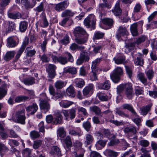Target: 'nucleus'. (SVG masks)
Listing matches in <instances>:
<instances>
[{"instance_id": "1", "label": "nucleus", "mask_w": 157, "mask_h": 157, "mask_svg": "<svg viewBox=\"0 0 157 157\" xmlns=\"http://www.w3.org/2000/svg\"><path fill=\"white\" fill-rule=\"evenodd\" d=\"M26 118L25 110L22 108L16 111L13 115L11 120L15 122L25 124Z\"/></svg>"}, {"instance_id": "2", "label": "nucleus", "mask_w": 157, "mask_h": 157, "mask_svg": "<svg viewBox=\"0 0 157 157\" xmlns=\"http://www.w3.org/2000/svg\"><path fill=\"white\" fill-rule=\"evenodd\" d=\"M49 100L45 93H42L40 95L39 99L40 101V109L42 112L46 113L50 109V105L48 101Z\"/></svg>"}, {"instance_id": "3", "label": "nucleus", "mask_w": 157, "mask_h": 157, "mask_svg": "<svg viewBox=\"0 0 157 157\" xmlns=\"http://www.w3.org/2000/svg\"><path fill=\"white\" fill-rule=\"evenodd\" d=\"M123 71L122 67H117L110 75L111 79L114 83H118L120 80V77L123 75Z\"/></svg>"}, {"instance_id": "4", "label": "nucleus", "mask_w": 157, "mask_h": 157, "mask_svg": "<svg viewBox=\"0 0 157 157\" xmlns=\"http://www.w3.org/2000/svg\"><path fill=\"white\" fill-rule=\"evenodd\" d=\"M96 19V18L94 14L89 15L84 20V24L87 28H92L93 29H94L95 27Z\"/></svg>"}, {"instance_id": "5", "label": "nucleus", "mask_w": 157, "mask_h": 157, "mask_svg": "<svg viewBox=\"0 0 157 157\" xmlns=\"http://www.w3.org/2000/svg\"><path fill=\"white\" fill-rule=\"evenodd\" d=\"M90 58V54L87 52H82L79 58L77 59L76 63L78 65L82 64L84 62H87Z\"/></svg>"}, {"instance_id": "6", "label": "nucleus", "mask_w": 157, "mask_h": 157, "mask_svg": "<svg viewBox=\"0 0 157 157\" xmlns=\"http://www.w3.org/2000/svg\"><path fill=\"white\" fill-rule=\"evenodd\" d=\"M69 4L68 0H65L58 3L53 5V7L56 11L59 12L66 9Z\"/></svg>"}, {"instance_id": "7", "label": "nucleus", "mask_w": 157, "mask_h": 157, "mask_svg": "<svg viewBox=\"0 0 157 157\" xmlns=\"http://www.w3.org/2000/svg\"><path fill=\"white\" fill-rule=\"evenodd\" d=\"M73 34L75 37H79L88 35L86 30L80 27H77L74 29Z\"/></svg>"}, {"instance_id": "8", "label": "nucleus", "mask_w": 157, "mask_h": 157, "mask_svg": "<svg viewBox=\"0 0 157 157\" xmlns=\"http://www.w3.org/2000/svg\"><path fill=\"white\" fill-rule=\"evenodd\" d=\"M53 62L55 63H59L63 65H65L68 62V59L65 56H60L57 57L54 55L51 56Z\"/></svg>"}, {"instance_id": "9", "label": "nucleus", "mask_w": 157, "mask_h": 157, "mask_svg": "<svg viewBox=\"0 0 157 157\" xmlns=\"http://www.w3.org/2000/svg\"><path fill=\"white\" fill-rule=\"evenodd\" d=\"M129 33L125 27L121 26L119 27L116 35L117 37L119 40H120L121 36H127Z\"/></svg>"}, {"instance_id": "10", "label": "nucleus", "mask_w": 157, "mask_h": 157, "mask_svg": "<svg viewBox=\"0 0 157 157\" xmlns=\"http://www.w3.org/2000/svg\"><path fill=\"white\" fill-rule=\"evenodd\" d=\"M124 131L128 137L132 136L137 132L136 128L133 126H129L125 128Z\"/></svg>"}, {"instance_id": "11", "label": "nucleus", "mask_w": 157, "mask_h": 157, "mask_svg": "<svg viewBox=\"0 0 157 157\" xmlns=\"http://www.w3.org/2000/svg\"><path fill=\"white\" fill-rule=\"evenodd\" d=\"M117 92L120 93L124 90L125 91L132 89V85L130 82L121 84L117 86Z\"/></svg>"}, {"instance_id": "12", "label": "nucleus", "mask_w": 157, "mask_h": 157, "mask_svg": "<svg viewBox=\"0 0 157 157\" xmlns=\"http://www.w3.org/2000/svg\"><path fill=\"white\" fill-rule=\"evenodd\" d=\"M115 63L117 64H124L126 63V58L124 56L119 54L113 58Z\"/></svg>"}, {"instance_id": "13", "label": "nucleus", "mask_w": 157, "mask_h": 157, "mask_svg": "<svg viewBox=\"0 0 157 157\" xmlns=\"http://www.w3.org/2000/svg\"><path fill=\"white\" fill-rule=\"evenodd\" d=\"M94 86L93 84H90L86 86L83 90L82 92L83 95L87 97L90 94L93 93Z\"/></svg>"}, {"instance_id": "14", "label": "nucleus", "mask_w": 157, "mask_h": 157, "mask_svg": "<svg viewBox=\"0 0 157 157\" xmlns=\"http://www.w3.org/2000/svg\"><path fill=\"white\" fill-rule=\"evenodd\" d=\"M56 68V66L54 65L51 64H48L46 70L50 77H54L55 75V70Z\"/></svg>"}, {"instance_id": "15", "label": "nucleus", "mask_w": 157, "mask_h": 157, "mask_svg": "<svg viewBox=\"0 0 157 157\" xmlns=\"http://www.w3.org/2000/svg\"><path fill=\"white\" fill-rule=\"evenodd\" d=\"M38 109V106L35 103H33L32 105L26 108V111L28 113L31 115L34 114Z\"/></svg>"}, {"instance_id": "16", "label": "nucleus", "mask_w": 157, "mask_h": 157, "mask_svg": "<svg viewBox=\"0 0 157 157\" xmlns=\"http://www.w3.org/2000/svg\"><path fill=\"white\" fill-rule=\"evenodd\" d=\"M152 106V103H150L146 106H143L140 108L139 110L140 113L143 116L146 115L150 111Z\"/></svg>"}, {"instance_id": "17", "label": "nucleus", "mask_w": 157, "mask_h": 157, "mask_svg": "<svg viewBox=\"0 0 157 157\" xmlns=\"http://www.w3.org/2000/svg\"><path fill=\"white\" fill-rule=\"evenodd\" d=\"M111 86V83L110 81L106 80L103 83H100L98 85L99 88L101 90H108L109 89Z\"/></svg>"}, {"instance_id": "18", "label": "nucleus", "mask_w": 157, "mask_h": 157, "mask_svg": "<svg viewBox=\"0 0 157 157\" xmlns=\"http://www.w3.org/2000/svg\"><path fill=\"white\" fill-rule=\"evenodd\" d=\"M97 96L99 99L102 101H107L110 99L111 96L108 97L105 93L99 92L97 94Z\"/></svg>"}, {"instance_id": "19", "label": "nucleus", "mask_w": 157, "mask_h": 157, "mask_svg": "<svg viewBox=\"0 0 157 157\" xmlns=\"http://www.w3.org/2000/svg\"><path fill=\"white\" fill-rule=\"evenodd\" d=\"M33 48L32 45L26 48L25 51L26 56L31 57L35 55L36 52L34 49H32Z\"/></svg>"}, {"instance_id": "20", "label": "nucleus", "mask_w": 157, "mask_h": 157, "mask_svg": "<svg viewBox=\"0 0 157 157\" xmlns=\"http://www.w3.org/2000/svg\"><path fill=\"white\" fill-rule=\"evenodd\" d=\"M102 21L104 24L108 26L107 29H109L112 27L114 23L112 19L108 18L103 19Z\"/></svg>"}, {"instance_id": "21", "label": "nucleus", "mask_w": 157, "mask_h": 157, "mask_svg": "<svg viewBox=\"0 0 157 157\" xmlns=\"http://www.w3.org/2000/svg\"><path fill=\"white\" fill-rule=\"evenodd\" d=\"M94 140L93 136L90 134H87L85 135L84 144L86 145H88L91 144Z\"/></svg>"}, {"instance_id": "22", "label": "nucleus", "mask_w": 157, "mask_h": 157, "mask_svg": "<svg viewBox=\"0 0 157 157\" xmlns=\"http://www.w3.org/2000/svg\"><path fill=\"white\" fill-rule=\"evenodd\" d=\"M88 36L89 35H84L82 37H75V41L77 43L79 44H83L87 41Z\"/></svg>"}, {"instance_id": "23", "label": "nucleus", "mask_w": 157, "mask_h": 157, "mask_svg": "<svg viewBox=\"0 0 157 157\" xmlns=\"http://www.w3.org/2000/svg\"><path fill=\"white\" fill-rule=\"evenodd\" d=\"M7 90L6 84H4L0 87V100L2 99L6 95Z\"/></svg>"}, {"instance_id": "24", "label": "nucleus", "mask_w": 157, "mask_h": 157, "mask_svg": "<svg viewBox=\"0 0 157 157\" xmlns=\"http://www.w3.org/2000/svg\"><path fill=\"white\" fill-rule=\"evenodd\" d=\"M23 82L25 85L28 86L32 85L36 83L35 78L31 76L25 78Z\"/></svg>"}, {"instance_id": "25", "label": "nucleus", "mask_w": 157, "mask_h": 157, "mask_svg": "<svg viewBox=\"0 0 157 157\" xmlns=\"http://www.w3.org/2000/svg\"><path fill=\"white\" fill-rule=\"evenodd\" d=\"M125 47V52L126 53H128L134 50L135 48V44L134 42L126 44Z\"/></svg>"}, {"instance_id": "26", "label": "nucleus", "mask_w": 157, "mask_h": 157, "mask_svg": "<svg viewBox=\"0 0 157 157\" xmlns=\"http://www.w3.org/2000/svg\"><path fill=\"white\" fill-rule=\"evenodd\" d=\"M18 43L16 42L12 36L9 37L7 39V44L9 47L13 48L16 46Z\"/></svg>"}, {"instance_id": "27", "label": "nucleus", "mask_w": 157, "mask_h": 157, "mask_svg": "<svg viewBox=\"0 0 157 157\" xmlns=\"http://www.w3.org/2000/svg\"><path fill=\"white\" fill-rule=\"evenodd\" d=\"M15 54V52L14 51H8L4 56V60L6 61L10 60L14 57Z\"/></svg>"}, {"instance_id": "28", "label": "nucleus", "mask_w": 157, "mask_h": 157, "mask_svg": "<svg viewBox=\"0 0 157 157\" xmlns=\"http://www.w3.org/2000/svg\"><path fill=\"white\" fill-rule=\"evenodd\" d=\"M74 104L73 102L67 100H63L59 102L60 106L64 108H68Z\"/></svg>"}, {"instance_id": "29", "label": "nucleus", "mask_w": 157, "mask_h": 157, "mask_svg": "<svg viewBox=\"0 0 157 157\" xmlns=\"http://www.w3.org/2000/svg\"><path fill=\"white\" fill-rule=\"evenodd\" d=\"M76 86L79 88H82L85 85V82L82 78H76L74 80Z\"/></svg>"}, {"instance_id": "30", "label": "nucleus", "mask_w": 157, "mask_h": 157, "mask_svg": "<svg viewBox=\"0 0 157 157\" xmlns=\"http://www.w3.org/2000/svg\"><path fill=\"white\" fill-rule=\"evenodd\" d=\"M62 117L60 113L58 112L56 116L54 118L53 121V124H60L62 121Z\"/></svg>"}, {"instance_id": "31", "label": "nucleus", "mask_w": 157, "mask_h": 157, "mask_svg": "<svg viewBox=\"0 0 157 157\" xmlns=\"http://www.w3.org/2000/svg\"><path fill=\"white\" fill-rule=\"evenodd\" d=\"M66 93L68 95L71 97H74L75 96V93L74 87L70 85L67 89Z\"/></svg>"}, {"instance_id": "32", "label": "nucleus", "mask_w": 157, "mask_h": 157, "mask_svg": "<svg viewBox=\"0 0 157 157\" xmlns=\"http://www.w3.org/2000/svg\"><path fill=\"white\" fill-rule=\"evenodd\" d=\"M122 107L123 109H128L135 115H137V113L135 111L131 104H124L122 105Z\"/></svg>"}, {"instance_id": "33", "label": "nucleus", "mask_w": 157, "mask_h": 157, "mask_svg": "<svg viewBox=\"0 0 157 157\" xmlns=\"http://www.w3.org/2000/svg\"><path fill=\"white\" fill-rule=\"evenodd\" d=\"M112 12L116 16H119L121 14L122 10L120 8V5L118 3L116 4L113 10H112Z\"/></svg>"}, {"instance_id": "34", "label": "nucleus", "mask_w": 157, "mask_h": 157, "mask_svg": "<svg viewBox=\"0 0 157 157\" xmlns=\"http://www.w3.org/2000/svg\"><path fill=\"white\" fill-rule=\"evenodd\" d=\"M92 69V71L89 74L90 79L92 81H96L98 79L97 74L98 70L96 69Z\"/></svg>"}, {"instance_id": "35", "label": "nucleus", "mask_w": 157, "mask_h": 157, "mask_svg": "<svg viewBox=\"0 0 157 157\" xmlns=\"http://www.w3.org/2000/svg\"><path fill=\"white\" fill-rule=\"evenodd\" d=\"M8 26V29L6 30V33H9L13 31L15 29V24L14 22L11 21H8L7 22Z\"/></svg>"}, {"instance_id": "36", "label": "nucleus", "mask_w": 157, "mask_h": 157, "mask_svg": "<svg viewBox=\"0 0 157 157\" xmlns=\"http://www.w3.org/2000/svg\"><path fill=\"white\" fill-rule=\"evenodd\" d=\"M66 85L63 81L59 80L57 81L54 84V86L56 89H61Z\"/></svg>"}, {"instance_id": "37", "label": "nucleus", "mask_w": 157, "mask_h": 157, "mask_svg": "<svg viewBox=\"0 0 157 157\" xmlns=\"http://www.w3.org/2000/svg\"><path fill=\"white\" fill-rule=\"evenodd\" d=\"M137 27V24L136 23H134L131 25L130 30L133 36H136L138 35Z\"/></svg>"}, {"instance_id": "38", "label": "nucleus", "mask_w": 157, "mask_h": 157, "mask_svg": "<svg viewBox=\"0 0 157 157\" xmlns=\"http://www.w3.org/2000/svg\"><path fill=\"white\" fill-rule=\"evenodd\" d=\"M140 151L142 154L140 157H151L149 153L150 150H147L146 148L142 147L141 148Z\"/></svg>"}, {"instance_id": "39", "label": "nucleus", "mask_w": 157, "mask_h": 157, "mask_svg": "<svg viewBox=\"0 0 157 157\" xmlns=\"http://www.w3.org/2000/svg\"><path fill=\"white\" fill-rule=\"evenodd\" d=\"M102 58H97L92 62L91 69H98L97 66L100 64L102 61Z\"/></svg>"}, {"instance_id": "40", "label": "nucleus", "mask_w": 157, "mask_h": 157, "mask_svg": "<svg viewBox=\"0 0 157 157\" xmlns=\"http://www.w3.org/2000/svg\"><path fill=\"white\" fill-rule=\"evenodd\" d=\"M46 3V0H44L41 2L40 5L36 8L34 9L35 11L38 12H40L44 10V5Z\"/></svg>"}, {"instance_id": "41", "label": "nucleus", "mask_w": 157, "mask_h": 157, "mask_svg": "<svg viewBox=\"0 0 157 157\" xmlns=\"http://www.w3.org/2000/svg\"><path fill=\"white\" fill-rule=\"evenodd\" d=\"M32 151L29 148H26L22 151L23 157H33L31 155Z\"/></svg>"}, {"instance_id": "42", "label": "nucleus", "mask_w": 157, "mask_h": 157, "mask_svg": "<svg viewBox=\"0 0 157 157\" xmlns=\"http://www.w3.org/2000/svg\"><path fill=\"white\" fill-rule=\"evenodd\" d=\"M28 23L25 21L21 22L20 23L19 29L22 32H24L27 29Z\"/></svg>"}, {"instance_id": "43", "label": "nucleus", "mask_w": 157, "mask_h": 157, "mask_svg": "<svg viewBox=\"0 0 157 157\" xmlns=\"http://www.w3.org/2000/svg\"><path fill=\"white\" fill-rule=\"evenodd\" d=\"M75 14V13L71 10H66L64 11L61 14V17H72Z\"/></svg>"}, {"instance_id": "44", "label": "nucleus", "mask_w": 157, "mask_h": 157, "mask_svg": "<svg viewBox=\"0 0 157 157\" xmlns=\"http://www.w3.org/2000/svg\"><path fill=\"white\" fill-rule=\"evenodd\" d=\"M65 73H69L72 74H74L77 73L76 69L74 67H67L64 69Z\"/></svg>"}, {"instance_id": "45", "label": "nucleus", "mask_w": 157, "mask_h": 157, "mask_svg": "<svg viewBox=\"0 0 157 157\" xmlns=\"http://www.w3.org/2000/svg\"><path fill=\"white\" fill-rule=\"evenodd\" d=\"M104 35V33L98 31L95 32L93 37V40H98L103 38Z\"/></svg>"}, {"instance_id": "46", "label": "nucleus", "mask_w": 157, "mask_h": 157, "mask_svg": "<svg viewBox=\"0 0 157 157\" xmlns=\"http://www.w3.org/2000/svg\"><path fill=\"white\" fill-rule=\"evenodd\" d=\"M69 133L70 134L74 136H81L82 134L80 128H78L75 130L74 129H70L69 131Z\"/></svg>"}, {"instance_id": "47", "label": "nucleus", "mask_w": 157, "mask_h": 157, "mask_svg": "<svg viewBox=\"0 0 157 157\" xmlns=\"http://www.w3.org/2000/svg\"><path fill=\"white\" fill-rule=\"evenodd\" d=\"M29 135L31 138L33 140L39 138L40 136L39 132L35 130L31 131Z\"/></svg>"}, {"instance_id": "48", "label": "nucleus", "mask_w": 157, "mask_h": 157, "mask_svg": "<svg viewBox=\"0 0 157 157\" xmlns=\"http://www.w3.org/2000/svg\"><path fill=\"white\" fill-rule=\"evenodd\" d=\"M105 153L109 157H117L118 155L117 152L109 149L106 150Z\"/></svg>"}, {"instance_id": "49", "label": "nucleus", "mask_w": 157, "mask_h": 157, "mask_svg": "<svg viewBox=\"0 0 157 157\" xmlns=\"http://www.w3.org/2000/svg\"><path fill=\"white\" fill-rule=\"evenodd\" d=\"M138 79L144 85H146L147 84V79L145 77L144 74L140 73L138 75Z\"/></svg>"}, {"instance_id": "50", "label": "nucleus", "mask_w": 157, "mask_h": 157, "mask_svg": "<svg viewBox=\"0 0 157 157\" xmlns=\"http://www.w3.org/2000/svg\"><path fill=\"white\" fill-rule=\"evenodd\" d=\"M64 142L67 148L69 149L71 147L72 143L70 136H67L66 138L64 139Z\"/></svg>"}, {"instance_id": "51", "label": "nucleus", "mask_w": 157, "mask_h": 157, "mask_svg": "<svg viewBox=\"0 0 157 157\" xmlns=\"http://www.w3.org/2000/svg\"><path fill=\"white\" fill-rule=\"evenodd\" d=\"M146 38L147 37L145 36H141L137 38L134 43L135 44L139 45L144 42L146 40Z\"/></svg>"}, {"instance_id": "52", "label": "nucleus", "mask_w": 157, "mask_h": 157, "mask_svg": "<svg viewBox=\"0 0 157 157\" xmlns=\"http://www.w3.org/2000/svg\"><path fill=\"white\" fill-rule=\"evenodd\" d=\"M8 16L9 18L13 19H19L21 17V14L19 13H10L8 14Z\"/></svg>"}, {"instance_id": "53", "label": "nucleus", "mask_w": 157, "mask_h": 157, "mask_svg": "<svg viewBox=\"0 0 157 157\" xmlns=\"http://www.w3.org/2000/svg\"><path fill=\"white\" fill-rule=\"evenodd\" d=\"M107 142V140H99L97 141L95 145L97 147L101 146L102 147H104L106 144Z\"/></svg>"}, {"instance_id": "54", "label": "nucleus", "mask_w": 157, "mask_h": 157, "mask_svg": "<svg viewBox=\"0 0 157 157\" xmlns=\"http://www.w3.org/2000/svg\"><path fill=\"white\" fill-rule=\"evenodd\" d=\"M125 94L128 99H131L134 95L133 89L125 90Z\"/></svg>"}, {"instance_id": "55", "label": "nucleus", "mask_w": 157, "mask_h": 157, "mask_svg": "<svg viewBox=\"0 0 157 157\" xmlns=\"http://www.w3.org/2000/svg\"><path fill=\"white\" fill-rule=\"evenodd\" d=\"M90 111L94 112L96 114H99L101 113L100 108L96 106H91L90 108Z\"/></svg>"}, {"instance_id": "56", "label": "nucleus", "mask_w": 157, "mask_h": 157, "mask_svg": "<svg viewBox=\"0 0 157 157\" xmlns=\"http://www.w3.org/2000/svg\"><path fill=\"white\" fill-rule=\"evenodd\" d=\"M70 42L69 36L67 34L63 38L60 40V43L62 44L66 45Z\"/></svg>"}, {"instance_id": "57", "label": "nucleus", "mask_w": 157, "mask_h": 157, "mask_svg": "<svg viewBox=\"0 0 157 157\" xmlns=\"http://www.w3.org/2000/svg\"><path fill=\"white\" fill-rule=\"evenodd\" d=\"M42 143V141L40 140H37L34 141L33 147L35 149H37L40 147Z\"/></svg>"}, {"instance_id": "58", "label": "nucleus", "mask_w": 157, "mask_h": 157, "mask_svg": "<svg viewBox=\"0 0 157 157\" xmlns=\"http://www.w3.org/2000/svg\"><path fill=\"white\" fill-rule=\"evenodd\" d=\"M149 95L151 97L154 98H157V88H155L152 90L148 91Z\"/></svg>"}, {"instance_id": "59", "label": "nucleus", "mask_w": 157, "mask_h": 157, "mask_svg": "<svg viewBox=\"0 0 157 157\" xmlns=\"http://www.w3.org/2000/svg\"><path fill=\"white\" fill-rule=\"evenodd\" d=\"M41 26L43 27H46L48 25V22L45 16H44L40 22Z\"/></svg>"}, {"instance_id": "60", "label": "nucleus", "mask_w": 157, "mask_h": 157, "mask_svg": "<svg viewBox=\"0 0 157 157\" xmlns=\"http://www.w3.org/2000/svg\"><path fill=\"white\" fill-rule=\"evenodd\" d=\"M59 136L61 138H64L66 136V132L63 127L59 128L58 130Z\"/></svg>"}, {"instance_id": "61", "label": "nucleus", "mask_w": 157, "mask_h": 157, "mask_svg": "<svg viewBox=\"0 0 157 157\" xmlns=\"http://www.w3.org/2000/svg\"><path fill=\"white\" fill-rule=\"evenodd\" d=\"M83 126L86 130L88 132L90 131L91 128V124L89 121H87L83 122Z\"/></svg>"}, {"instance_id": "62", "label": "nucleus", "mask_w": 157, "mask_h": 157, "mask_svg": "<svg viewBox=\"0 0 157 157\" xmlns=\"http://www.w3.org/2000/svg\"><path fill=\"white\" fill-rule=\"evenodd\" d=\"M10 0H2L0 3V10H2L4 7L8 5Z\"/></svg>"}, {"instance_id": "63", "label": "nucleus", "mask_w": 157, "mask_h": 157, "mask_svg": "<svg viewBox=\"0 0 157 157\" xmlns=\"http://www.w3.org/2000/svg\"><path fill=\"white\" fill-rule=\"evenodd\" d=\"M125 71L129 78H131L132 75V70L131 68L128 66H125Z\"/></svg>"}, {"instance_id": "64", "label": "nucleus", "mask_w": 157, "mask_h": 157, "mask_svg": "<svg viewBox=\"0 0 157 157\" xmlns=\"http://www.w3.org/2000/svg\"><path fill=\"white\" fill-rule=\"evenodd\" d=\"M135 64L136 65L142 66L144 64V60L140 57H138L134 61Z\"/></svg>"}]
</instances>
